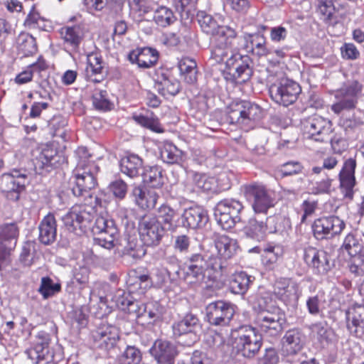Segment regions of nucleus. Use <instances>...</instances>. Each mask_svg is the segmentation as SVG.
<instances>
[{
	"instance_id": "1",
	"label": "nucleus",
	"mask_w": 364,
	"mask_h": 364,
	"mask_svg": "<svg viewBox=\"0 0 364 364\" xmlns=\"http://www.w3.org/2000/svg\"><path fill=\"white\" fill-rule=\"evenodd\" d=\"M235 38L225 35L214 38L210 56L216 63L225 62L231 79L241 83L250 78L252 71L250 67V58L232 50V43Z\"/></svg>"
},
{
	"instance_id": "2",
	"label": "nucleus",
	"mask_w": 364,
	"mask_h": 364,
	"mask_svg": "<svg viewBox=\"0 0 364 364\" xmlns=\"http://www.w3.org/2000/svg\"><path fill=\"white\" fill-rule=\"evenodd\" d=\"M189 264L185 272V280L190 284H200L205 278H210L212 273L221 269L220 259L209 257L205 259L201 254H193L188 259Z\"/></svg>"
},
{
	"instance_id": "3",
	"label": "nucleus",
	"mask_w": 364,
	"mask_h": 364,
	"mask_svg": "<svg viewBox=\"0 0 364 364\" xmlns=\"http://www.w3.org/2000/svg\"><path fill=\"white\" fill-rule=\"evenodd\" d=\"M286 321L283 311L276 306H267L260 309L255 318L256 328L268 336H277L284 330Z\"/></svg>"
},
{
	"instance_id": "4",
	"label": "nucleus",
	"mask_w": 364,
	"mask_h": 364,
	"mask_svg": "<svg viewBox=\"0 0 364 364\" xmlns=\"http://www.w3.org/2000/svg\"><path fill=\"white\" fill-rule=\"evenodd\" d=\"M262 117V109L255 103L240 100L229 107L228 119L230 124L250 127Z\"/></svg>"
},
{
	"instance_id": "5",
	"label": "nucleus",
	"mask_w": 364,
	"mask_h": 364,
	"mask_svg": "<svg viewBox=\"0 0 364 364\" xmlns=\"http://www.w3.org/2000/svg\"><path fill=\"white\" fill-rule=\"evenodd\" d=\"M236 331V349L237 353L246 358H253L259 353L262 346V337L256 328L251 326H242Z\"/></svg>"
},
{
	"instance_id": "6",
	"label": "nucleus",
	"mask_w": 364,
	"mask_h": 364,
	"mask_svg": "<svg viewBox=\"0 0 364 364\" xmlns=\"http://www.w3.org/2000/svg\"><path fill=\"white\" fill-rule=\"evenodd\" d=\"M245 192L247 198L252 202L255 214L267 215L268 210L276 204L275 192L262 183L247 185Z\"/></svg>"
},
{
	"instance_id": "7",
	"label": "nucleus",
	"mask_w": 364,
	"mask_h": 364,
	"mask_svg": "<svg viewBox=\"0 0 364 364\" xmlns=\"http://www.w3.org/2000/svg\"><path fill=\"white\" fill-rule=\"evenodd\" d=\"M95 214L92 205L85 204H76L62 218V220L66 229L76 235L83 232V229L93 220Z\"/></svg>"
},
{
	"instance_id": "8",
	"label": "nucleus",
	"mask_w": 364,
	"mask_h": 364,
	"mask_svg": "<svg viewBox=\"0 0 364 364\" xmlns=\"http://www.w3.org/2000/svg\"><path fill=\"white\" fill-rule=\"evenodd\" d=\"M97 170V166L93 164L78 163L75 169V186L72 188L75 196L84 198L85 201L87 198H92V191L97 184L94 174Z\"/></svg>"
},
{
	"instance_id": "9",
	"label": "nucleus",
	"mask_w": 364,
	"mask_h": 364,
	"mask_svg": "<svg viewBox=\"0 0 364 364\" xmlns=\"http://www.w3.org/2000/svg\"><path fill=\"white\" fill-rule=\"evenodd\" d=\"M361 92V85L358 81L348 82L335 92L336 102L331 109L336 114L349 113L354 110L358 103V95Z\"/></svg>"
},
{
	"instance_id": "10",
	"label": "nucleus",
	"mask_w": 364,
	"mask_h": 364,
	"mask_svg": "<svg viewBox=\"0 0 364 364\" xmlns=\"http://www.w3.org/2000/svg\"><path fill=\"white\" fill-rule=\"evenodd\" d=\"M242 204L237 200L225 199L218 202L215 208L214 215L218 223L224 230H229L241 220Z\"/></svg>"
},
{
	"instance_id": "11",
	"label": "nucleus",
	"mask_w": 364,
	"mask_h": 364,
	"mask_svg": "<svg viewBox=\"0 0 364 364\" xmlns=\"http://www.w3.org/2000/svg\"><path fill=\"white\" fill-rule=\"evenodd\" d=\"M92 231L96 244L108 250L114 247L119 232L113 220L104 215L97 217Z\"/></svg>"
},
{
	"instance_id": "12",
	"label": "nucleus",
	"mask_w": 364,
	"mask_h": 364,
	"mask_svg": "<svg viewBox=\"0 0 364 364\" xmlns=\"http://www.w3.org/2000/svg\"><path fill=\"white\" fill-rule=\"evenodd\" d=\"M271 98L277 104L287 107L294 104L301 92L300 85L293 80L282 79L269 90Z\"/></svg>"
},
{
	"instance_id": "13",
	"label": "nucleus",
	"mask_w": 364,
	"mask_h": 364,
	"mask_svg": "<svg viewBox=\"0 0 364 364\" xmlns=\"http://www.w3.org/2000/svg\"><path fill=\"white\" fill-rule=\"evenodd\" d=\"M320 19L326 24L329 33L339 36L343 33V16L336 11L333 0H316Z\"/></svg>"
},
{
	"instance_id": "14",
	"label": "nucleus",
	"mask_w": 364,
	"mask_h": 364,
	"mask_svg": "<svg viewBox=\"0 0 364 364\" xmlns=\"http://www.w3.org/2000/svg\"><path fill=\"white\" fill-rule=\"evenodd\" d=\"M345 228V222L336 215L319 218L312 225L314 235L318 240L333 239L340 235Z\"/></svg>"
},
{
	"instance_id": "15",
	"label": "nucleus",
	"mask_w": 364,
	"mask_h": 364,
	"mask_svg": "<svg viewBox=\"0 0 364 364\" xmlns=\"http://www.w3.org/2000/svg\"><path fill=\"white\" fill-rule=\"evenodd\" d=\"M303 131L309 139L318 142H326L332 132V123L325 117L314 115L303 122Z\"/></svg>"
},
{
	"instance_id": "16",
	"label": "nucleus",
	"mask_w": 364,
	"mask_h": 364,
	"mask_svg": "<svg viewBox=\"0 0 364 364\" xmlns=\"http://www.w3.org/2000/svg\"><path fill=\"white\" fill-rule=\"evenodd\" d=\"M138 227L140 240L146 246L156 245L164 234V228L152 214L141 216Z\"/></svg>"
},
{
	"instance_id": "17",
	"label": "nucleus",
	"mask_w": 364,
	"mask_h": 364,
	"mask_svg": "<svg viewBox=\"0 0 364 364\" xmlns=\"http://www.w3.org/2000/svg\"><path fill=\"white\" fill-rule=\"evenodd\" d=\"M208 322L215 326H229L235 314V306L230 302L218 300L210 303L205 308Z\"/></svg>"
},
{
	"instance_id": "18",
	"label": "nucleus",
	"mask_w": 364,
	"mask_h": 364,
	"mask_svg": "<svg viewBox=\"0 0 364 364\" xmlns=\"http://www.w3.org/2000/svg\"><path fill=\"white\" fill-rule=\"evenodd\" d=\"M274 220V216L262 217L259 214H255L249 219L247 225L243 228V232L249 238L257 241L262 240L267 233L277 232V228L273 224Z\"/></svg>"
},
{
	"instance_id": "19",
	"label": "nucleus",
	"mask_w": 364,
	"mask_h": 364,
	"mask_svg": "<svg viewBox=\"0 0 364 364\" xmlns=\"http://www.w3.org/2000/svg\"><path fill=\"white\" fill-rule=\"evenodd\" d=\"M27 176L18 170L6 173L0 177V189L7 193L6 197L14 201L19 198L20 192L25 188Z\"/></svg>"
},
{
	"instance_id": "20",
	"label": "nucleus",
	"mask_w": 364,
	"mask_h": 364,
	"mask_svg": "<svg viewBox=\"0 0 364 364\" xmlns=\"http://www.w3.org/2000/svg\"><path fill=\"white\" fill-rule=\"evenodd\" d=\"M65 161L64 157L52 148L43 149L33 159L34 171L36 173L43 175L58 167Z\"/></svg>"
},
{
	"instance_id": "21",
	"label": "nucleus",
	"mask_w": 364,
	"mask_h": 364,
	"mask_svg": "<svg viewBox=\"0 0 364 364\" xmlns=\"http://www.w3.org/2000/svg\"><path fill=\"white\" fill-rule=\"evenodd\" d=\"M304 259L316 274H324L331 268L330 255L323 250L313 247H306L304 250Z\"/></svg>"
},
{
	"instance_id": "22",
	"label": "nucleus",
	"mask_w": 364,
	"mask_h": 364,
	"mask_svg": "<svg viewBox=\"0 0 364 364\" xmlns=\"http://www.w3.org/2000/svg\"><path fill=\"white\" fill-rule=\"evenodd\" d=\"M153 3L147 0H138V13H143L144 14H149L153 10ZM139 14L138 16H141ZM149 18L154 20L155 23L161 27H166L171 25L175 21V16L173 11L166 7L161 6L158 8L154 14H150Z\"/></svg>"
},
{
	"instance_id": "23",
	"label": "nucleus",
	"mask_w": 364,
	"mask_h": 364,
	"mask_svg": "<svg viewBox=\"0 0 364 364\" xmlns=\"http://www.w3.org/2000/svg\"><path fill=\"white\" fill-rule=\"evenodd\" d=\"M346 326L351 335L364 336V305L354 304L346 311Z\"/></svg>"
},
{
	"instance_id": "24",
	"label": "nucleus",
	"mask_w": 364,
	"mask_h": 364,
	"mask_svg": "<svg viewBox=\"0 0 364 364\" xmlns=\"http://www.w3.org/2000/svg\"><path fill=\"white\" fill-rule=\"evenodd\" d=\"M274 291L277 296L286 304L296 303L301 294L299 283L285 278L276 282Z\"/></svg>"
},
{
	"instance_id": "25",
	"label": "nucleus",
	"mask_w": 364,
	"mask_h": 364,
	"mask_svg": "<svg viewBox=\"0 0 364 364\" xmlns=\"http://www.w3.org/2000/svg\"><path fill=\"white\" fill-rule=\"evenodd\" d=\"M92 338L99 348L109 350L114 348L119 338V331L114 326L102 323L92 332Z\"/></svg>"
},
{
	"instance_id": "26",
	"label": "nucleus",
	"mask_w": 364,
	"mask_h": 364,
	"mask_svg": "<svg viewBox=\"0 0 364 364\" xmlns=\"http://www.w3.org/2000/svg\"><path fill=\"white\" fill-rule=\"evenodd\" d=\"M198 23L202 31L213 38L221 35L229 38H235L236 32L229 26H219L216 21L209 14L201 12L198 14Z\"/></svg>"
},
{
	"instance_id": "27",
	"label": "nucleus",
	"mask_w": 364,
	"mask_h": 364,
	"mask_svg": "<svg viewBox=\"0 0 364 364\" xmlns=\"http://www.w3.org/2000/svg\"><path fill=\"white\" fill-rule=\"evenodd\" d=\"M356 161L350 158L345 161L343 168L339 173L340 187L347 198H351L353 195V188L355 186V170Z\"/></svg>"
},
{
	"instance_id": "28",
	"label": "nucleus",
	"mask_w": 364,
	"mask_h": 364,
	"mask_svg": "<svg viewBox=\"0 0 364 364\" xmlns=\"http://www.w3.org/2000/svg\"><path fill=\"white\" fill-rule=\"evenodd\" d=\"M150 350L158 363L162 364H173L178 354L176 346L164 340L156 341Z\"/></svg>"
},
{
	"instance_id": "29",
	"label": "nucleus",
	"mask_w": 364,
	"mask_h": 364,
	"mask_svg": "<svg viewBox=\"0 0 364 364\" xmlns=\"http://www.w3.org/2000/svg\"><path fill=\"white\" fill-rule=\"evenodd\" d=\"M304 345V336L296 328L287 331L282 339V351L285 355L297 354Z\"/></svg>"
},
{
	"instance_id": "30",
	"label": "nucleus",
	"mask_w": 364,
	"mask_h": 364,
	"mask_svg": "<svg viewBox=\"0 0 364 364\" xmlns=\"http://www.w3.org/2000/svg\"><path fill=\"white\" fill-rule=\"evenodd\" d=\"M104 62L102 56L97 53H90L87 55V65L85 76L87 80L100 82L103 80L105 75Z\"/></svg>"
},
{
	"instance_id": "31",
	"label": "nucleus",
	"mask_w": 364,
	"mask_h": 364,
	"mask_svg": "<svg viewBox=\"0 0 364 364\" xmlns=\"http://www.w3.org/2000/svg\"><path fill=\"white\" fill-rule=\"evenodd\" d=\"M59 33L64 46L73 51L78 49L84 38L83 28L80 24L64 26L59 30Z\"/></svg>"
},
{
	"instance_id": "32",
	"label": "nucleus",
	"mask_w": 364,
	"mask_h": 364,
	"mask_svg": "<svg viewBox=\"0 0 364 364\" xmlns=\"http://www.w3.org/2000/svg\"><path fill=\"white\" fill-rule=\"evenodd\" d=\"M208 220L206 211L200 207L189 208L182 215L183 226L188 228H200L205 226Z\"/></svg>"
},
{
	"instance_id": "33",
	"label": "nucleus",
	"mask_w": 364,
	"mask_h": 364,
	"mask_svg": "<svg viewBox=\"0 0 364 364\" xmlns=\"http://www.w3.org/2000/svg\"><path fill=\"white\" fill-rule=\"evenodd\" d=\"M36 338L38 341L33 349L31 350V355H35L38 363L45 361L46 364H55L53 362V355L48 348L49 335L42 331L38 333Z\"/></svg>"
},
{
	"instance_id": "34",
	"label": "nucleus",
	"mask_w": 364,
	"mask_h": 364,
	"mask_svg": "<svg viewBox=\"0 0 364 364\" xmlns=\"http://www.w3.org/2000/svg\"><path fill=\"white\" fill-rule=\"evenodd\" d=\"M39 241L44 245H50L56 239L57 224L54 215L48 213L41 220L39 226Z\"/></svg>"
},
{
	"instance_id": "35",
	"label": "nucleus",
	"mask_w": 364,
	"mask_h": 364,
	"mask_svg": "<svg viewBox=\"0 0 364 364\" xmlns=\"http://www.w3.org/2000/svg\"><path fill=\"white\" fill-rule=\"evenodd\" d=\"M19 230L16 223H6L0 226V250L9 252L16 245Z\"/></svg>"
},
{
	"instance_id": "36",
	"label": "nucleus",
	"mask_w": 364,
	"mask_h": 364,
	"mask_svg": "<svg viewBox=\"0 0 364 364\" xmlns=\"http://www.w3.org/2000/svg\"><path fill=\"white\" fill-rule=\"evenodd\" d=\"M254 281L255 277L245 272H237L231 276L230 279V291L235 294L244 295Z\"/></svg>"
},
{
	"instance_id": "37",
	"label": "nucleus",
	"mask_w": 364,
	"mask_h": 364,
	"mask_svg": "<svg viewBox=\"0 0 364 364\" xmlns=\"http://www.w3.org/2000/svg\"><path fill=\"white\" fill-rule=\"evenodd\" d=\"M339 125L346 134L356 132L364 125V112L360 110H354L351 114H342L339 119Z\"/></svg>"
},
{
	"instance_id": "38",
	"label": "nucleus",
	"mask_w": 364,
	"mask_h": 364,
	"mask_svg": "<svg viewBox=\"0 0 364 364\" xmlns=\"http://www.w3.org/2000/svg\"><path fill=\"white\" fill-rule=\"evenodd\" d=\"M204 345L219 357H223L229 348L225 338L216 332L208 333L205 336Z\"/></svg>"
},
{
	"instance_id": "39",
	"label": "nucleus",
	"mask_w": 364,
	"mask_h": 364,
	"mask_svg": "<svg viewBox=\"0 0 364 364\" xmlns=\"http://www.w3.org/2000/svg\"><path fill=\"white\" fill-rule=\"evenodd\" d=\"M215 248L221 258L228 259L231 258L238 248L237 241L226 235H219L215 240Z\"/></svg>"
},
{
	"instance_id": "40",
	"label": "nucleus",
	"mask_w": 364,
	"mask_h": 364,
	"mask_svg": "<svg viewBox=\"0 0 364 364\" xmlns=\"http://www.w3.org/2000/svg\"><path fill=\"white\" fill-rule=\"evenodd\" d=\"M124 241L123 254L135 258L136 255V229L134 222L127 221L125 225Z\"/></svg>"
},
{
	"instance_id": "41",
	"label": "nucleus",
	"mask_w": 364,
	"mask_h": 364,
	"mask_svg": "<svg viewBox=\"0 0 364 364\" xmlns=\"http://www.w3.org/2000/svg\"><path fill=\"white\" fill-rule=\"evenodd\" d=\"M198 327V318L190 314L186 315L181 321L174 323L172 328L174 335L179 336L182 334L192 333Z\"/></svg>"
},
{
	"instance_id": "42",
	"label": "nucleus",
	"mask_w": 364,
	"mask_h": 364,
	"mask_svg": "<svg viewBox=\"0 0 364 364\" xmlns=\"http://www.w3.org/2000/svg\"><path fill=\"white\" fill-rule=\"evenodd\" d=\"M143 183L151 188L162 185L161 171L157 166H143L141 173Z\"/></svg>"
},
{
	"instance_id": "43",
	"label": "nucleus",
	"mask_w": 364,
	"mask_h": 364,
	"mask_svg": "<svg viewBox=\"0 0 364 364\" xmlns=\"http://www.w3.org/2000/svg\"><path fill=\"white\" fill-rule=\"evenodd\" d=\"M16 47L23 56L31 55L37 51L36 39L29 33L22 32L16 38Z\"/></svg>"
},
{
	"instance_id": "44",
	"label": "nucleus",
	"mask_w": 364,
	"mask_h": 364,
	"mask_svg": "<svg viewBox=\"0 0 364 364\" xmlns=\"http://www.w3.org/2000/svg\"><path fill=\"white\" fill-rule=\"evenodd\" d=\"M159 52L152 48L144 47L138 48V67L149 68L157 63Z\"/></svg>"
},
{
	"instance_id": "45",
	"label": "nucleus",
	"mask_w": 364,
	"mask_h": 364,
	"mask_svg": "<svg viewBox=\"0 0 364 364\" xmlns=\"http://www.w3.org/2000/svg\"><path fill=\"white\" fill-rule=\"evenodd\" d=\"M160 156L166 164H177L181 160L182 151L172 143L166 142L161 148Z\"/></svg>"
},
{
	"instance_id": "46",
	"label": "nucleus",
	"mask_w": 364,
	"mask_h": 364,
	"mask_svg": "<svg viewBox=\"0 0 364 364\" xmlns=\"http://www.w3.org/2000/svg\"><path fill=\"white\" fill-rule=\"evenodd\" d=\"M159 90L164 96H175L180 91V82L175 78L166 75H162L159 80Z\"/></svg>"
},
{
	"instance_id": "47",
	"label": "nucleus",
	"mask_w": 364,
	"mask_h": 364,
	"mask_svg": "<svg viewBox=\"0 0 364 364\" xmlns=\"http://www.w3.org/2000/svg\"><path fill=\"white\" fill-rule=\"evenodd\" d=\"M192 181L195 188L198 191L208 192L215 189L216 180L205 174L194 173L192 176Z\"/></svg>"
},
{
	"instance_id": "48",
	"label": "nucleus",
	"mask_w": 364,
	"mask_h": 364,
	"mask_svg": "<svg viewBox=\"0 0 364 364\" xmlns=\"http://www.w3.org/2000/svg\"><path fill=\"white\" fill-rule=\"evenodd\" d=\"M158 196L154 189H141L138 194V206L143 210L154 208Z\"/></svg>"
},
{
	"instance_id": "49",
	"label": "nucleus",
	"mask_w": 364,
	"mask_h": 364,
	"mask_svg": "<svg viewBox=\"0 0 364 364\" xmlns=\"http://www.w3.org/2000/svg\"><path fill=\"white\" fill-rule=\"evenodd\" d=\"M61 286L59 283H54L53 279L48 277L41 278V285L38 289L39 293L43 299H48L60 291Z\"/></svg>"
},
{
	"instance_id": "50",
	"label": "nucleus",
	"mask_w": 364,
	"mask_h": 364,
	"mask_svg": "<svg viewBox=\"0 0 364 364\" xmlns=\"http://www.w3.org/2000/svg\"><path fill=\"white\" fill-rule=\"evenodd\" d=\"M138 124L157 133L164 132L159 119L152 112L147 111L145 114L138 116Z\"/></svg>"
},
{
	"instance_id": "51",
	"label": "nucleus",
	"mask_w": 364,
	"mask_h": 364,
	"mask_svg": "<svg viewBox=\"0 0 364 364\" xmlns=\"http://www.w3.org/2000/svg\"><path fill=\"white\" fill-rule=\"evenodd\" d=\"M136 156L134 154L127 156L120 161L121 171L131 178L136 176Z\"/></svg>"
},
{
	"instance_id": "52",
	"label": "nucleus",
	"mask_w": 364,
	"mask_h": 364,
	"mask_svg": "<svg viewBox=\"0 0 364 364\" xmlns=\"http://www.w3.org/2000/svg\"><path fill=\"white\" fill-rule=\"evenodd\" d=\"M362 245V243L353 234L349 233L346 236L342 247L353 257L358 254Z\"/></svg>"
},
{
	"instance_id": "53",
	"label": "nucleus",
	"mask_w": 364,
	"mask_h": 364,
	"mask_svg": "<svg viewBox=\"0 0 364 364\" xmlns=\"http://www.w3.org/2000/svg\"><path fill=\"white\" fill-rule=\"evenodd\" d=\"M320 174L322 176L320 180L316 177L313 179L315 182L312 183L313 187L311 191L314 194L328 193L331 186V180L328 178L327 174L326 173Z\"/></svg>"
},
{
	"instance_id": "54",
	"label": "nucleus",
	"mask_w": 364,
	"mask_h": 364,
	"mask_svg": "<svg viewBox=\"0 0 364 364\" xmlns=\"http://www.w3.org/2000/svg\"><path fill=\"white\" fill-rule=\"evenodd\" d=\"M93 105L97 109L107 110L110 109L111 103L107 99L105 90L96 91L92 96Z\"/></svg>"
},
{
	"instance_id": "55",
	"label": "nucleus",
	"mask_w": 364,
	"mask_h": 364,
	"mask_svg": "<svg viewBox=\"0 0 364 364\" xmlns=\"http://www.w3.org/2000/svg\"><path fill=\"white\" fill-rule=\"evenodd\" d=\"M252 38L251 44L253 51L259 56L268 55L269 50L265 46L266 40L264 37L259 34H255Z\"/></svg>"
},
{
	"instance_id": "56",
	"label": "nucleus",
	"mask_w": 364,
	"mask_h": 364,
	"mask_svg": "<svg viewBox=\"0 0 364 364\" xmlns=\"http://www.w3.org/2000/svg\"><path fill=\"white\" fill-rule=\"evenodd\" d=\"M34 259V245L33 242H27L22 247L19 259L24 266H30L33 264Z\"/></svg>"
},
{
	"instance_id": "57",
	"label": "nucleus",
	"mask_w": 364,
	"mask_h": 364,
	"mask_svg": "<svg viewBox=\"0 0 364 364\" xmlns=\"http://www.w3.org/2000/svg\"><path fill=\"white\" fill-rule=\"evenodd\" d=\"M190 242V238L187 235H178L175 237L173 247L176 252L186 253L188 251Z\"/></svg>"
},
{
	"instance_id": "58",
	"label": "nucleus",
	"mask_w": 364,
	"mask_h": 364,
	"mask_svg": "<svg viewBox=\"0 0 364 364\" xmlns=\"http://www.w3.org/2000/svg\"><path fill=\"white\" fill-rule=\"evenodd\" d=\"M338 164V160L334 156H329L324 159L322 166H315L312 168V172L315 175L325 173L324 169H333Z\"/></svg>"
},
{
	"instance_id": "59",
	"label": "nucleus",
	"mask_w": 364,
	"mask_h": 364,
	"mask_svg": "<svg viewBox=\"0 0 364 364\" xmlns=\"http://www.w3.org/2000/svg\"><path fill=\"white\" fill-rule=\"evenodd\" d=\"M301 169L302 166L299 162L289 161L282 166L281 172L283 176H290L300 173Z\"/></svg>"
},
{
	"instance_id": "60",
	"label": "nucleus",
	"mask_w": 364,
	"mask_h": 364,
	"mask_svg": "<svg viewBox=\"0 0 364 364\" xmlns=\"http://www.w3.org/2000/svg\"><path fill=\"white\" fill-rule=\"evenodd\" d=\"M344 58L354 60L359 57L360 53L353 43H345L341 48Z\"/></svg>"
},
{
	"instance_id": "61",
	"label": "nucleus",
	"mask_w": 364,
	"mask_h": 364,
	"mask_svg": "<svg viewBox=\"0 0 364 364\" xmlns=\"http://www.w3.org/2000/svg\"><path fill=\"white\" fill-rule=\"evenodd\" d=\"M90 271L86 267H79L73 272V279L80 284H85L88 282Z\"/></svg>"
},
{
	"instance_id": "62",
	"label": "nucleus",
	"mask_w": 364,
	"mask_h": 364,
	"mask_svg": "<svg viewBox=\"0 0 364 364\" xmlns=\"http://www.w3.org/2000/svg\"><path fill=\"white\" fill-rule=\"evenodd\" d=\"M110 191L118 198L124 197L127 192V186L122 181H116L109 186Z\"/></svg>"
},
{
	"instance_id": "63",
	"label": "nucleus",
	"mask_w": 364,
	"mask_h": 364,
	"mask_svg": "<svg viewBox=\"0 0 364 364\" xmlns=\"http://www.w3.org/2000/svg\"><path fill=\"white\" fill-rule=\"evenodd\" d=\"M287 36V31L284 27L277 26L271 28L270 38L274 42L284 41Z\"/></svg>"
},
{
	"instance_id": "64",
	"label": "nucleus",
	"mask_w": 364,
	"mask_h": 364,
	"mask_svg": "<svg viewBox=\"0 0 364 364\" xmlns=\"http://www.w3.org/2000/svg\"><path fill=\"white\" fill-rule=\"evenodd\" d=\"M262 362V364H277L279 355L277 350L273 348H266Z\"/></svg>"
}]
</instances>
